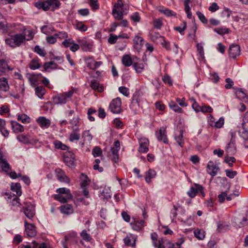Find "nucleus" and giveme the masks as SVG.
Instances as JSON below:
<instances>
[{
  "label": "nucleus",
  "instance_id": "obj_1",
  "mask_svg": "<svg viewBox=\"0 0 248 248\" xmlns=\"http://www.w3.org/2000/svg\"><path fill=\"white\" fill-rule=\"evenodd\" d=\"M129 10V6L123 0H117L113 6L112 15L116 20H120Z\"/></svg>",
  "mask_w": 248,
  "mask_h": 248
},
{
  "label": "nucleus",
  "instance_id": "obj_2",
  "mask_svg": "<svg viewBox=\"0 0 248 248\" xmlns=\"http://www.w3.org/2000/svg\"><path fill=\"white\" fill-rule=\"evenodd\" d=\"M25 41V35H24L23 33L10 35L5 39L6 44L13 48L20 46Z\"/></svg>",
  "mask_w": 248,
  "mask_h": 248
},
{
  "label": "nucleus",
  "instance_id": "obj_3",
  "mask_svg": "<svg viewBox=\"0 0 248 248\" xmlns=\"http://www.w3.org/2000/svg\"><path fill=\"white\" fill-rule=\"evenodd\" d=\"M75 89L74 88L62 93L58 94L53 97V101L55 104H63L68 102L71 98Z\"/></svg>",
  "mask_w": 248,
  "mask_h": 248
},
{
  "label": "nucleus",
  "instance_id": "obj_4",
  "mask_svg": "<svg viewBox=\"0 0 248 248\" xmlns=\"http://www.w3.org/2000/svg\"><path fill=\"white\" fill-rule=\"evenodd\" d=\"M21 211L24 213L27 218L31 219L35 214L34 205L30 202H24Z\"/></svg>",
  "mask_w": 248,
  "mask_h": 248
},
{
  "label": "nucleus",
  "instance_id": "obj_5",
  "mask_svg": "<svg viewBox=\"0 0 248 248\" xmlns=\"http://www.w3.org/2000/svg\"><path fill=\"white\" fill-rule=\"evenodd\" d=\"M121 104V100L119 97L113 99L109 104L110 111L113 113H120L122 110Z\"/></svg>",
  "mask_w": 248,
  "mask_h": 248
},
{
  "label": "nucleus",
  "instance_id": "obj_6",
  "mask_svg": "<svg viewBox=\"0 0 248 248\" xmlns=\"http://www.w3.org/2000/svg\"><path fill=\"white\" fill-rule=\"evenodd\" d=\"M195 186H192L190 187L189 191L187 192V195L191 198H193L195 197L197 193L199 191L202 194L203 197L204 196L205 194L203 191V187L197 184H194Z\"/></svg>",
  "mask_w": 248,
  "mask_h": 248
},
{
  "label": "nucleus",
  "instance_id": "obj_7",
  "mask_svg": "<svg viewBox=\"0 0 248 248\" xmlns=\"http://www.w3.org/2000/svg\"><path fill=\"white\" fill-rule=\"evenodd\" d=\"M226 155H233L236 152V147L235 145V140H230V142L227 145L225 148Z\"/></svg>",
  "mask_w": 248,
  "mask_h": 248
},
{
  "label": "nucleus",
  "instance_id": "obj_8",
  "mask_svg": "<svg viewBox=\"0 0 248 248\" xmlns=\"http://www.w3.org/2000/svg\"><path fill=\"white\" fill-rule=\"evenodd\" d=\"M155 136L158 140L162 141L164 143H168L165 127H162L158 131H156Z\"/></svg>",
  "mask_w": 248,
  "mask_h": 248
},
{
  "label": "nucleus",
  "instance_id": "obj_9",
  "mask_svg": "<svg viewBox=\"0 0 248 248\" xmlns=\"http://www.w3.org/2000/svg\"><path fill=\"white\" fill-rule=\"evenodd\" d=\"M25 231L27 235L29 237H34L36 234L35 227L32 224L29 223L26 220L24 221Z\"/></svg>",
  "mask_w": 248,
  "mask_h": 248
},
{
  "label": "nucleus",
  "instance_id": "obj_10",
  "mask_svg": "<svg viewBox=\"0 0 248 248\" xmlns=\"http://www.w3.org/2000/svg\"><path fill=\"white\" fill-rule=\"evenodd\" d=\"M151 237L152 240V243L154 247H157V248H164V246L163 245L164 241L163 238H160L157 240L158 235L155 232L152 233Z\"/></svg>",
  "mask_w": 248,
  "mask_h": 248
},
{
  "label": "nucleus",
  "instance_id": "obj_11",
  "mask_svg": "<svg viewBox=\"0 0 248 248\" xmlns=\"http://www.w3.org/2000/svg\"><path fill=\"white\" fill-rule=\"evenodd\" d=\"M149 140L145 138H141L139 139L140 147L139 151L140 152L146 153L148 151Z\"/></svg>",
  "mask_w": 248,
  "mask_h": 248
},
{
  "label": "nucleus",
  "instance_id": "obj_12",
  "mask_svg": "<svg viewBox=\"0 0 248 248\" xmlns=\"http://www.w3.org/2000/svg\"><path fill=\"white\" fill-rule=\"evenodd\" d=\"M56 176L58 180L62 182L69 183L70 180L68 177L66 175L64 172L61 169H57L55 170Z\"/></svg>",
  "mask_w": 248,
  "mask_h": 248
},
{
  "label": "nucleus",
  "instance_id": "obj_13",
  "mask_svg": "<svg viewBox=\"0 0 248 248\" xmlns=\"http://www.w3.org/2000/svg\"><path fill=\"white\" fill-rule=\"evenodd\" d=\"M240 53V49L238 45H232L229 48V55L231 57L234 59L239 56Z\"/></svg>",
  "mask_w": 248,
  "mask_h": 248
},
{
  "label": "nucleus",
  "instance_id": "obj_14",
  "mask_svg": "<svg viewBox=\"0 0 248 248\" xmlns=\"http://www.w3.org/2000/svg\"><path fill=\"white\" fill-rule=\"evenodd\" d=\"M14 69L13 67L9 66L7 62L4 59L0 60V73L2 75L8 71H12Z\"/></svg>",
  "mask_w": 248,
  "mask_h": 248
},
{
  "label": "nucleus",
  "instance_id": "obj_15",
  "mask_svg": "<svg viewBox=\"0 0 248 248\" xmlns=\"http://www.w3.org/2000/svg\"><path fill=\"white\" fill-rule=\"evenodd\" d=\"M208 172L212 176H215L217 174V171L219 170V168L214 165L213 162L209 161L207 166Z\"/></svg>",
  "mask_w": 248,
  "mask_h": 248
},
{
  "label": "nucleus",
  "instance_id": "obj_16",
  "mask_svg": "<svg viewBox=\"0 0 248 248\" xmlns=\"http://www.w3.org/2000/svg\"><path fill=\"white\" fill-rule=\"evenodd\" d=\"M63 160L68 166L72 167L75 161L74 155L70 153H67L64 155Z\"/></svg>",
  "mask_w": 248,
  "mask_h": 248
},
{
  "label": "nucleus",
  "instance_id": "obj_17",
  "mask_svg": "<svg viewBox=\"0 0 248 248\" xmlns=\"http://www.w3.org/2000/svg\"><path fill=\"white\" fill-rule=\"evenodd\" d=\"M37 123L42 128H47L50 125V121L45 117H39L37 120Z\"/></svg>",
  "mask_w": 248,
  "mask_h": 248
},
{
  "label": "nucleus",
  "instance_id": "obj_18",
  "mask_svg": "<svg viewBox=\"0 0 248 248\" xmlns=\"http://www.w3.org/2000/svg\"><path fill=\"white\" fill-rule=\"evenodd\" d=\"M234 223L239 228L248 224V219L247 217H237L234 219Z\"/></svg>",
  "mask_w": 248,
  "mask_h": 248
},
{
  "label": "nucleus",
  "instance_id": "obj_19",
  "mask_svg": "<svg viewBox=\"0 0 248 248\" xmlns=\"http://www.w3.org/2000/svg\"><path fill=\"white\" fill-rule=\"evenodd\" d=\"M54 198L56 200L59 201L62 203H65L72 198L71 194H68L66 195L62 194H57L55 195Z\"/></svg>",
  "mask_w": 248,
  "mask_h": 248
},
{
  "label": "nucleus",
  "instance_id": "obj_20",
  "mask_svg": "<svg viewBox=\"0 0 248 248\" xmlns=\"http://www.w3.org/2000/svg\"><path fill=\"white\" fill-rule=\"evenodd\" d=\"M9 85L7 79L5 77L0 78V90L6 92L9 90Z\"/></svg>",
  "mask_w": 248,
  "mask_h": 248
},
{
  "label": "nucleus",
  "instance_id": "obj_21",
  "mask_svg": "<svg viewBox=\"0 0 248 248\" xmlns=\"http://www.w3.org/2000/svg\"><path fill=\"white\" fill-rule=\"evenodd\" d=\"M35 6L38 9H42L44 11H47L50 8V5L48 0L45 1H38L35 3Z\"/></svg>",
  "mask_w": 248,
  "mask_h": 248
},
{
  "label": "nucleus",
  "instance_id": "obj_22",
  "mask_svg": "<svg viewBox=\"0 0 248 248\" xmlns=\"http://www.w3.org/2000/svg\"><path fill=\"white\" fill-rule=\"evenodd\" d=\"M157 10L167 16H175L176 15L175 12L164 7H158Z\"/></svg>",
  "mask_w": 248,
  "mask_h": 248
},
{
  "label": "nucleus",
  "instance_id": "obj_23",
  "mask_svg": "<svg viewBox=\"0 0 248 248\" xmlns=\"http://www.w3.org/2000/svg\"><path fill=\"white\" fill-rule=\"evenodd\" d=\"M79 132V128H74V130H72V132L70 134L69 139L71 142H73L75 140H79L80 134Z\"/></svg>",
  "mask_w": 248,
  "mask_h": 248
},
{
  "label": "nucleus",
  "instance_id": "obj_24",
  "mask_svg": "<svg viewBox=\"0 0 248 248\" xmlns=\"http://www.w3.org/2000/svg\"><path fill=\"white\" fill-rule=\"evenodd\" d=\"M175 140L181 147H183L184 144V140L183 139V130L181 129L178 133H175Z\"/></svg>",
  "mask_w": 248,
  "mask_h": 248
},
{
  "label": "nucleus",
  "instance_id": "obj_25",
  "mask_svg": "<svg viewBox=\"0 0 248 248\" xmlns=\"http://www.w3.org/2000/svg\"><path fill=\"white\" fill-rule=\"evenodd\" d=\"M11 124L12 129L15 133L22 132L24 130L23 126L16 122L12 121Z\"/></svg>",
  "mask_w": 248,
  "mask_h": 248
},
{
  "label": "nucleus",
  "instance_id": "obj_26",
  "mask_svg": "<svg viewBox=\"0 0 248 248\" xmlns=\"http://www.w3.org/2000/svg\"><path fill=\"white\" fill-rule=\"evenodd\" d=\"M11 188L13 192L16 193V196H20L22 194L21 185L19 183H13Z\"/></svg>",
  "mask_w": 248,
  "mask_h": 248
},
{
  "label": "nucleus",
  "instance_id": "obj_27",
  "mask_svg": "<svg viewBox=\"0 0 248 248\" xmlns=\"http://www.w3.org/2000/svg\"><path fill=\"white\" fill-rule=\"evenodd\" d=\"M122 62L124 65L128 67L133 64L132 59L129 55H124L123 56Z\"/></svg>",
  "mask_w": 248,
  "mask_h": 248
},
{
  "label": "nucleus",
  "instance_id": "obj_28",
  "mask_svg": "<svg viewBox=\"0 0 248 248\" xmlns=\"http://www.w3.org/2000/svg\"><path fill=\"white\" fill-rule=\"evenodd\" d=\"M133 219H135L134 218ZM134 222L135 224L132 225V228L135 230H140L144 226V221L143 220H134Z\"/></svg>",
  "mask_w": 248,
  "mask_h": 248
},
{
  "label": "nucleus",
  "instance_id": "obj_29",
  "mask_svg": "<svg viewBox=\"0 0 248 248\" xmlns=\"http://www.w3.org/2000/svg\"><path fill=\"white\" fill-rule=\"evenodd\" d=\"M124 244L128 246H134L135 245L136 239L132 236H127L124 239Z\"/></svg>",
  "mask_w": 248,
  "mask_h": 248
},
{
  "label": "nucleus",
  "instance_id": "obj_30",
  "mask_svg": "<svg viewBox=\"0 0 248 248\" xmlns=\"http://www.w3.org/2000/svg\"><path fill=\"white\" fill-rule=\"evenodd\" d=\"M80 236L86 242H90L92 239V236L88 233L86 230H83L80 233Z\"/></svg>",
  "mask_w": 248,
  "mask_h": 248
},
{
  "label": "nucleus",
  "instance_id": "obj_31",
  "mask_svg": "<svg viewBox=\"0 0 248 248\" xmlns=\"http://www.w3.org/2000/svg\"><path fill=\"white\" fill-rule=\"evenodd\" d=\"M242 131L239 132V134L241 137H242L245 140H247L248 142V130H247L245 127V123H242Z\"/></svg>",
  "mask_w": 248,
  "mask_h": 248
},
{
  "label": "nucleus",
  "instance_id": "obj_32",
  "mask_svg": "<svg viewBox=\"0 0 248 248\" xmlns=\"http://www.w3.org/2000/svg\"><path fill=\"white\" fill-rule=\"evenodd\" d=\"M58 65L53 61L45 62L44 64V68L45 71H47L49 69H56Z\"/></svg>",
  "mask_w": 248,
  "mask_h": 248
},
{
  "label": "nucleus",
  "instance_id": "obj_33",
  "mask_svg": "<svg viewBox=\"0 0 248 248\" xmlns=\"http://www.w3.org/2000/svg\"><path fill=\"white\" fill-rule=\"evenodd\" d=\"M156 172L153 170H149L146 173L145 181L147 183H150L152 178L155 177Z\"/></svg>",
  "mask_w": 248,
  "mask_h": 248
},
{
  "label": "nucleus",
  "instance_id": "obj_34",
  "mask_svg": "<svg viewBox=\"0 0 248 248\" xmlns=\"http://www.w3.org/2000/svg\"><path fill=\"white\" fill-rule=\"evenodd\" d=\"M79 119L78 117H74L70 121V127L72 130L74 128H79Z\"/></svg>",
  "mask_w": 248,
  "mask_h": 248
},
{
  "label": "nucleus",
  "instance_id": "obj_35",
  "mask_svg": "<svg viewBox=\"0 0 248 248\" xmlns=\"http://www.w3.org/2000/svg\"><path fill=\"white\" fill-rule=\"evenodd\" d=\"M133 41L135 45L137 46V47L138 48H140L142 46L143 44V39L142 37L136 35L135 36Z\"/></svg>",
  "mask_w": 248,
  "mask_h": 248
},
{
  "label": "nucleus",
  "instance_id": "obj_36",
  "mask_svg": "<svg viewBox=\"0 0 248 248\" xmlns=\"http://www.w3.org/2000/svg\"><path fill=\"white\" fill-rule=\"evenodd\" d=\"M81 182L80 185L81 187H86V186L89 184L90 180L86 175L83 173L81 174Z\"/></svg>",
  "mask_w": 248,
  "mask_h": 248
},
{
  "label": "nucleus",
  "instance_id": "obj_37",
  "mask_svg": "<svg viewBox=\"0 0 248 248\" xmlns=\"http://www.w3.org/2000/svg\"><path fill=\"white\" fill-rule=\"evenodd\" d=\"M133 66L137 73H140L144 69V64L142 63L134 62Z\"/></svg>",
  "mask_w": 248,
  "mask_h": 248
},
{
  "label": "nucleus",
  "instance_id": "obj_38",
  "mask_svg": "<svg viewBox=\"0 0 248 248\" xmlns=\"http://www.w3.org/2000/svg\"><path fill=\"white\" fill-rule=\"evenodd\" d=\"M50 7H52V10L54 11L55 9L59 8L61 3L58 0H48Z\"/></svg>",
  "mask_w": 248,
  "mask_h": 248
},
{
  "label": "nucleus",
  "instance_id": "obj_39",
  "mask_svg": "<svg viewBox=\"0 0 248 248\" xmlns=\"http://www.w3.org/2000/svg\"><path fill=\"white\" fill-rule=\"evenodd\" d=\"M62 211L65 214H70L73 212L72 206L70 204H65L61 207Z\"/></svg>",
  "mask_w": 248,
  "mask_h": 248
},
{
  "label": "nucleus",
  "instance_id": "obj_40",
  "mask_svg": "<svg viewBox=\"0 0 248 248\" xmlns=\"http://www.w3.org/2000/svg\"><path fill=\"white\" fill-rule=\"evenodd\" d=\"M35 93L39 98H42L46 93V90L42 87H37L35 88Z\"/></svg>",
  "mask_w": 248,
  "mask_h": 248
},
{
  "label": "nucleus",
  "instance_id": "obj_41",
  "mask_svg": "<svg viewBox=\"0 0 248 248\" xmlns=\"http://www.w3.org/2000/svg\"><path fill=\"white\" fill-rule=\"evenodd\" d=\"M91 86L93 89L97 90L99 92H102L104 90L103 86H100L98 82L94 81L91 82Z\"/></svg>",
  "mask_w": 248,
  "mask_h": 248
},
{
  "label": "nucleus",
  "instance_id": "obj_42",
  "mask_svg": "<svg viewBox=\"0 0 248 248\" xmlns=\"http://www.w3.org/2000/svg\"><path fill=\"white\" fill-rule=\"evenodd\" d=\"M10 203L11 205L14 207H18L21 205V203L19 202V199L17 197V196H13V199H11L10 201Z\"/></svg>",
  "mask_w": 248,
  "mask_h": 248
},
{
  "label": "nucleus",
  "instance_id": "obj_43",
  "mask_svg": "<svg viewBox=\"0 0 248 248\" xmlns=\"http://www.w3.org/2000/svg\"><path fill=\"white\" fill-rule=\"evenodd\" d=\"M194 233L195 236L200 240L203 239L205 237L204 232L202 230L196 229Z\"/></svg>",
  "mask_w": 248,
  "mask_h": 248
},
{
  "label": "nucleus",
  "instance_id": "obj_44",
  "mask_svg": "<svg viewBox=\"0 0 248 248\" xmlns=\"http://www.w3.org/2000/svg\"><path fill=\"white\" fill-rule=\"evenodd\" d=\"M17 120L21 121L24 124L29 123L30 121V117L25 114L18 115Z\"/></svg>",
  "mask_w": 248,
  "mask_h": 248
},
{
  "label": "nucleus",
  "instance_id": "obj_45",
  "mask_svg": "<svg viewBox=\"0 0 248 248\" xmlns=\"http://www.w3.org/2000/svg\"><path fill=\"white\" fill-rule=\"evenodd\" d=\"M235 161L236 159L234 157L226 155L224 159V162L227 163L230 167H232L233 166L232 163Z\"/></svg>",
  "mask_w": 248,
  "mask_h": 248
},
{
  "label": "nucleus",
  "instance_id": "obj_46",
  "mask_svg": "<svg viewBox=\"0 0 248 248\" xmlns=\"http://www.w3.org/2000/svg\"><path fill=\"white\" fill-rule=\"evenodd\" d=\"M76 29L80 31H85L87 30L88 27L81 22H78L76 25Z\"/></svg>",
  "mask_w": 248,
  "mask_h": 248
},
{
  "label": "nucleus",
  "instance_id": "obj_47",
  "mask_svg": "<svg viewBox=\"0 0 248 248\" xmlns=\"http://www.w3.org/2000/svg\"><path fill=\"white\" fill-rule=\"evenodd\" d=\"M159 41L163 47L168 50H171V48L170 47V43L165 40L164 37L159 36Z\"/></svg>",
  "mask_w": 248,
  "mask_h": 248
},
{
  "label": "nucleus",
  "instance_id": "obj_48",
  "mask_svg": "<svg viewBox=\"0 0 248 248\" xmlns=\"http://www.w3.org/2000/svg\"><path fill=\"white\" fill-rule=\"evenodd\" d=\"M55 146L57 149H61L62 150H66L68 149V147L63 144L62 142L59 140H56L54 142Z\"/></svg>",
  "mask_w": 248,
  "mask_h": 248
},
{
  "label": "nucleus",
  "instance_id": "obj_49",
  "mask_svg": "<svg viewBox=\"0 0 248 248\" xmlns=\"http://www.w3.org/2000/svg\"><path fill=\"white\" fill-rule=\"evenodd\" d=\"M40 67L37 60H32L30 63V67L31 69L35 70L38 69Z\"/></svg>",
  "mask_w": 248,
  "mask_h": 248
},
{
  "label": "nucleus",
  "instance_id": "obj_50",
  "mask_svg": "<svg viewBox=\"0 0 248 248\" xmlns=\"http://www.w3.org/2000/svg\"><path fill=\"white\" fill-rule=\"evenodd\" d=\"M17 140L21 142H22L24 144H27V143H30V141L29 140V139L28 138V137L25 136V135H19L17 136Z\"/></svg>",
  "mask_w": 248,
  "mask_h": 248
},
{
  "label": "nucleus",
  "instance_id": "obj_51",
  "mask_svg": "<svg viewBox=\"0 0 248 248\" xmlns=\"http://www.w3.org/2000/svg\"><path fill=\"white\" fill-rule=\"evenodd\" d=\"M102 153L101 149L98 146L95 147L92 150V154L94 157L100 156Z\"/></svg>",
  "mask_w": 248,
  "mask_h": 248
},
{
  "label": "nucleus",
  "instance_id": "obj_52",
  "mask_svg": "<svg viewBox=\"0 0 248 248\" xmlns=\"http://www.w3.org/2000/svg\"><path fill=\"white\" fill-rule=\"evenodd\" d=\"M186 24L185 22H183L180 26L176 27L174 29L175 30L179 31L181 34H184V32L186 29Z\"/></svg>",
  "mask_w": 248,
  "mask_h": 248
},
{
  "label": "nucleus",
  "instance_id": "obj_53",
  "mask_svg": "<svg viewBox=\"0 0 248 248\" xmlns=\"http://www.w3.org/2000/svg\"><path fill=\"white\" fill-rule=\"evenodd\" d=\"M5 154L3 152L2 150L0 148V161L3 163L5 164L4 167H8L9 166V163H8L7 160L5 158Z\"/></svg>",
  "mask_w": 248,
  "mask_h": 248
},
{
  "label": "nucleus",
  "instance_id": "obj_54",
  "mask_svg": "<svg viewBox=\"0 0 248 248\" xmlns=\"http://www.w3.org/2000/svg\"><path fill=\"white\" fill-rule=\"evenodd\" d=\"M89 5L93 11L99 8V4L97 0H90Z\"/></svg>",
  "mask_w": 248,
  "mask_h": 248
},
{
  "label": "nucleus",
  "instance_id": "obj_55",
  "mask_svg": "<svg viewBox=\"0 0 248 248\" xmlns=\"http://www.w3.org/2000/svg\"><path fill=\"white\" fill-rule=\"evenodd\" d=\"M197 51L202 58H204V53L203 51V48L201 43L198 44L197 45Z\"/></svg>",
  "mask_w": 248,
  "mask_h": 248
},
{
  "label": "nucleus",
  "instance_id": "obj_56",
  "mask_svg": "<svg viewBox=\"0 0 248 248\" xmlns=\"http://www.w3.org/2000/svg\"><path fill=\"white\" fill-rule=\"evenodd\" d=\"M57 192L59 193L58 194H62L66 195L68 194H71L70 190L67 188L62 187L58 188Z\"/></svg>",
  "mask_w": 248,
  "mask_h": 248
},
{
  "label": "nucleus",
  "instance_id": "obj_57",
  "mask_svg": "<svg viewBox=\"0 0 248 248\" xmlns=\"http://www.w3.org/2000/svg\"><path fill=\"white\" fill-rule=\"evenodd\" d=\"M118 39L117 35L114 34H110L108 38V41L110 44H115Z\"/></svg>",
  "mask_w": 248,
  "mask_h": 248
},
{
  "label": "nucleus",
  "instance_id": "obj_58",
  "mask_svg": "<svg viewBox=\"0 0 248 248\" xmlns=\"http://www.w3.org/2000/svg\"><path fill=\"white\" fill-rule=\"evenodd\" d=\"M23 34L25 35V40L28 41L31 40L33 37V33L31 30L25 31Z\"/></svg>",
  "mask_w": 248,
  "mask_h": 248
},
{
  "label": "nucleus",
  "instance_id": "obj_59",
  "mask_svg": "<svg viewBox=\"0 0 248 248\" xmlns=\"http://www.w3.org/2000/svg\"><path fill=\"white\" fill-rule=\"evenodd\" d=\"M119 92L122 93L123 95H124L125 96H128L129 95V93L128 92L129 90L127 88L124 87V86H121L119 88Z\"/></svg>",
  "mask_w": 248,
  "mask_h": 248
},
{
  "label": "nucleus",
  "instance_id": "obj_60",
  "mask_svg": "<svg viewBox=\"0 0 248 248\" xmlns=\"http://www.w3.org/2000/svg\"><path fill=\"white\" fill-rule=\"evenodd\" d=\"M225 81L227 83L225 85V87L227 89H230L232 87L234 83L232 80L230 78H227L225 79Z\"/></svg>",
  "mask_w": 248,
  "mask_h": 248
},
{
  "label": "nucleus",
  "instance_id": "obj_61",
  "mask_svg": "<svg viewBox=\"0 0 248 248\" xmlns=\"http://www.w3.org/2000/svg\"><path fill=\"white\" fill-rule=\"evenodd\" d=\"M170 107L175 112H182V109L177 105L175 104L173 102L170 104Z\"/></svg>",
  "mask_w": 248,
  "mask_h": 248
},
{
  "label": "nucleus",
  "instance_id": "obj_62",
  "mask_svg": "<svg viewBox=\"0 0 248 248\" xmlns=\"http://www.w3.org/2000/svg\"><path fill=\"white\" fill-rule=\"evenodd\" d=\"M162 80L165 83L167 84L169 86L172 85V82L170 78V77L168 75H165L162 78Z\"/></svg>",
  "mask_w": 248,
  "mask_h": 248
},
{
  "label": "nucleus",
  "instance_id": "obj_63",
  "mask_svg": "<svg viewBox=\"0 0 248 248\" xmlns=\"http://www.w3.org/2000/svg\"><path fill=\"white\" fill-rule=\"evenodd\" d=\"M154 27L156 29H160L162 26V20L160 19H155L153 22Z\"/></svg>",
  "mask_w": 248,
  "mask_h": 248
},
{
  "label": "nucleus",
  "instance_id": "obj_64",
  "mask_svg": "<svg viewBox=\"0 0 248 248\" xmlns=\"http://www.w3.org/2000/svg\"><path fill=\"white\" fill-rule=\"evenodd\" d=\"M32 245V248H46V245L45 243H42L39 244L36 241H33Z\"/></svg>",
  "mask_w": 248,
  "mask_h": 248
}]
</instances>
